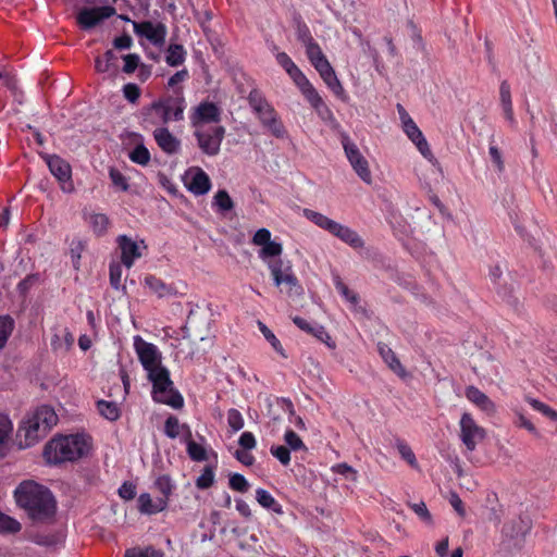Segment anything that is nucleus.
<instances>
[{"instance_id":"obj_32","label":"nucleus","mask_w":557,"mask_h":557,"mask_svg":"<svg viewBox=\"0 0 557 557\" xmlns=\"http://www.w3.org/2000/svg\"><path fill=\"white\" fill-rule=\"evenodd\" d=\"M500 103L505 112L506 119L513 122V111L511 103L510 86L507 81H503L499 87Z\"/></svg>"},{"instance_id":"obj_14","label":"nucleus","mask_w":557,"mask_h":557,"mask_svg":"<svg viewBox=\"0 0 557 557\" xmlns=\"http://www.w3.org/2000/svg\"><path fill=\"white\" fill-rule=\"evenodd\" d=\"M133 27L138 36L147 38L154 46H162L165 41L166 27L162 23L154 25L150 21L133 22Z\"/></svg>"},{"instance_id":"obj_30","label":"nucleus","mask_w":557,"mask_h":557,"mask_svg":"<svg viewBox=\"0 0 557 557\" xmlns=\"http://www.w3.org/2000/svg\"><path fill=\"white\" fill-rule=\"evenodd\" d=\"M186 450H187L189 458L194 461H205L208 459L206 448L193 440L190 429H187Z\"/></svg>"},{"instance_id":"obj_51","label":"nucleus","mask_w":557,"mask_h":557,"mask_svg":"<svg viewBox=\"0 0 557 557\" xmlns=\"http://www.w3.org/2000/svg\"><path fill=\"white\" fill-rule=\"evenodd\" d=\"M227 424L233 432H237L244 428V418L237 409L232 408L227 411Z\"/></svg>"},{"instance_id":"obj_48","label":"nucleus","mask_w":557,"mask_h":557,"mask_svg":"<svg viewBox=\"0 0 557 557\" xmlns=\"http://www.w3.org/2000/svg\"><path fill=\"white\" fill-rule=\"evenodd\" d=\"M182 424L175 416H170L164 423V433L170 438H176L181 433Z\"/></svg>"},{"instance_id":"obj_28","label":"nucleus","mask_w":557,"mask_h":557,"mask_svg":"<svg viewBox=\"0 0 557 557\" xmlns=\"http://www.w3.org/2000/svg\"><path fill=\"white\" fill-rule=\"evenodd\" d=\"M530 529L531 527L529 521L518 518L512 520L510 523H506L503 528V532L510 537H524Z\"/></svg>"},{"instance_id":"obj_34","label":"nucleus","mask_w":557,"mask_h":557,"mask_svg":"<svg viewBox=\"0 0 557 557\" xmlns=\"http://www.w3.org/2000/svg\"><path fill=\"white\" fill-rule=\"evenodd\" d=\"M257 502L265 509H270L276 513H282V506L275 500V498L265 490L258 488L256 491Z\"/></svg>"},{"instance_id":"obj_12","label":"nucleus","mask_w":557,"mask_h":557,"mask_svg":"<svg viewBox=\"0 0 557 557\" xmlns=\"http://www.w3.org/2000/svg\"><path fill=\"white\" fill-rule=\"evenodd\" d=\"M40 157L46 161L51 174L62 184V189L72 191V168L70 163L58 154L40 153Z\"/></svg>"},{"instance_id":"obj_2","label":"nucleus","mask_w":557,"mask_h":557,"mask_svg":"<svg viewBox=\"0 0 557 557\" xmlns=\"http://www.w3.org/2000/svg\"><path fill=\"white\" fill-rule=\"evenodd\" d=\"M283 251L281 243L270 240L259 250V258L267 262L274 285L281 287V292H285L288 296H300L304 293L302 286L294 274L293 267L289 261H283L280 257Z\"/></svg>"},{"instance_id":"obj_11","label":"nucleus","mask_w":557,"mask_h":557,"mask_svg":"<svg viewBox=\"0 0 557 557\" xmlns=\"http://www.w3.org/2000/svg\"><path fill=\"white\" fill-rule=\"evenodd\" d=\"M115 13L116 10L112 5L83 8L77 13L76 21L82 29L89 30Z\"/></svg>"},{"instance_id":"obj_44","label":"nucleus","mask_w":557,"mask_h":557,"mask_svg":"<svg viewBox=\"0 0 557 557\" xmlns=\"http://www.w3.org/2000/svg\"><path fill=\"white\" fill-rule=\"evenodd\" d=\"M284 441L287 445L286 447L289 448V450H307V447L302 440L293 430H287L285 432Z\"/></svg>"},{"instance_id":"obj_62","label":"nucleus","mask_w":557,"mask_h":557,"mask_svg":"<svg viewBox=\"0 0 557 557\" xmlns=\"http://www.w3.org/2000/svg\"><path fill=\"white\" fill-rule=\"evenodd\" d=\"M516 416H517L516 423L518 426L524 428L530 433L539 436V432H537L536 428L534 426V424L522 412L517 411Z\"/></svg>"},{"instance_id":"obj_49","label":"nucleus","mask_w":557,"mask_h":557,"mask_svg":"<svg viewBox=\"0 0 557 557\" xmlns=\"http://www.w3.org/2000/svg\"><path fill=\"white\" fill-rule=\"evenodd\" d=\"M228 485L232 490L239 493H246L250 486L246 478L239 473H233L230 476Z\"/></svg>"},{"instance_id":"obj_16","label":"nucleus","mask_w":557,"mask_h":557,"mask_svg":"<svg viewBox=\"0 0 557 557\" xmlns=\"http://www.w3.org/2000/svg\"><path fill=\"white\" fill-rule=\"evenodd\" d=\"M257 115L261 125L267 128L268 132H270L274 137L284 138L286 136V128L272 106L265 108V110L258 113Z\"/></svg>"},{"instance_id":"obj_57","label":"nucleus","mask_w":557,"mask_h":557,"mask_svg":"<svg viewBox=\"0 0 557 557\" xmlns=\"http://www.w3.org/2000/svg\"><path fill=\"white\" fill-rule=\"evenodd\" d=\"M140 88L134 83H127L123 86V95L131 103H136L140 97Z\"/></svg>"},{"instance_id":"obj_15","label":"nucleus","mask_w":557,"mask_h":557,"mask_svg":"<svg viewBox=\"0 0 557 557\" xmlns=\"http://www.w3.org/2000/svg\"><path fill=\"white\" fill-rule=\"evenodd\" d=\"M403 128L410 140L416 145L420 153L429 161L436 162L430 146L412 119H408L407 122L403 123Z\"/></svg>"},{"instance_id":"obj_35","label":"nucleus","mask_w":557,"mask_h":557,"mask_svg":"<svg viewBox=\"0 0 557 557\" xmlns=\"http://www.w3.org/2000/svg\"><path fill=\"white\" fill-rule=\"evenodd\" d=\"M97 409L109 421H116L121 416V410L114 401L99 400L97 401Z\"/></svg>"},{"instance_id":"obj_64","label":"nucleus","mask_w":557,"mask_h":557,"mask_svg":"<svg viewBox=\"0 0 557 557\" xmlns=\"http://www.w3.org/2000/svg\"><path fill=\"white\" fill-rule=\"evenodd\" d=\"M238 444L246 450H251L256 447L257 442L251 432H244L239 436Z\"/></svg>"},{"instance_id":"obj_52","label":"nucleus","mask_w":557,"mask_h":557,"mask_svg":"<svg viewBox=\"0 0 557 557\" xmlns=\"http://www.w3.org/2000/svg\"><path fill=\"white\" fill-rule=\"evenodd\" d=\"M309 334L313 335L315 338L324 343L330 348H335V343L332 341L330 334L326 332L324 326L322 325H312L311 332Z\"/></svg>"},{"instance_id":"obj_19","label":"nucleus","mask_w":557,"mask_h":557,"mask_svg":"<svg viewBox=\"0 0 557 557\" xmlns=\"http://www.w3.org/2000/svg\"><path fill=\"white\" fill-rule=\"evenodd\" d=\"M331 234L339 238L342 242L349 245L354 249L362 248L364 246L363 239L359 236V234L356 231L341 223H335V226L334 228H332Z\"/></svg>"},{"instance_id":"obj_38","label":"nucleus","mask_w":557,"mask_h":557,"mask_svg":"<svg viewBox=\"0 0 557 557\" xmlns=\"http://www.w3.org/2000/svg\"><path fill=\"white\" fill-rule=\"evenodd\" d=\"M334 284L338 293L354 307H356L359 304V296L348 288V286L342 281L339 275L334 276Z\"/></svg>"},{"instance_id":"obj_18","label":"nucleus","mask_w":557,"mask_h":557,"mask_svg":"<svg viewBox=\"0 0 557 557\" xmlns=\"http://www.w3.org/2000/svg\"><path fill=\"white\" fill-rule=\"evenodd\" d=\"M153 138L159 148L168 153L175 154L180 151L181 141L166 127H158L153 131Z\"/></svg>"},{"instance_id":"obj_6","label":"nucleus","mask_w":557,"mask_h":557,"mask_svg":"<svg viewBox=\"0 0 557 557\" xmlns=\"http://www.w3.org/2000/svg\"><path fill=\"white\" fill-rule=\"evenodd\" d=\"M147 376L152 383V399L154 401L165 404L174 409L183 407V396L174 388L170 371L165 367L149 373Z\"/></svg>"},{"instance_id":"obj_42","label":"nucleus","mask_w":557,"mask_h":557,"mask_svg":"<svg viewBox=\"0 0 557 557\" xmlns=\"http://www.w3.org/2000/svg\"><path fill=\"white\" fill-rule=\"evenodd\" d=\"M129 159L137 164L147 165L150 161V152L144 145H137L131 152Z\"/></svg>"},{"instance_id":"obj_40","label":"nucleus","mask_w":557,"mask_h":557,"mask_svg":"<svg viewBox=\"0 0 557 557\" xmlns=\"http://www.w3.org/2000/svg\"><path fill=\"white\" fill-rule=\"evenodd\" d=\"M259 330L263 334L264 338L271 344L273 349L283 357H286L283 346L273 332L261 321L258 322Z\"/></svg>"},{"instance_id":"obj_17","label":"nucleus","mask_w":557,"mask_h":557,"mask_svg":"<svg viewBox=\"0 0 557 557\" xmlns=\"http://www.w3.org/2000/svg\"><path fill=\"white\" fill-rule=\"evenodd\" d=\"M119 248L121 249V261L126 268H132L134 261L141 257L139 245L127 235H120L116 238Z\"/></svg>"},{"instance_id":"obj_21","label":"nucleus","mask_w":557,"mask_h":557,"mask_svg":"<svg viewBox=\"0 0 557 557\" xmlns=\"http://www.w3.org/2000/svg\"><path fill=\"white\" fill-rule=\"evenodd\" d=\"M466 397L468 400L473 403L475 406H478L481 410L484 412L491 414L495 412V405L494 403L488 398L486 394L481 392L478 387L471 385L466 388Z\"/></svg>"},{"instance_id":"obj_20","label":"nucleus","mask_w":557,"mask_h":557,"mask_svg":"<svg viewBox=\"0 0 557 557\" xmlns=\"http://www.w3.org/2000/svg\"><path fill=\"white\" fill-rule=\"evenodd\" d=\"M190 193L196 196L206 195L211 188L209 175L200 168H195V173L187 185Z\"/></svg>"},{"instance_id":"obj_60","label":"nucleus","mask_w":557,"mask_h":557,"mask_svg":"<svg viewBox=\"0 0 557 557\" xmlns=\"http://www.w3.org/2000/svg\"><path fill=\"white\" fill-rule=\"evenodd\" d=\"M301 92L312 107L317 106L323 100L317 89L310 83L306 85L304 89H301Z\"/></svg>"},{"instance_id":"obj_41","label":"nucleus","mask_w":557,"mask_h":557,"mask_svg":"<svg viewBox=\"0 0 557 557\" xmlns=\"http://www.w3.org/2000/svg\"><path fill=\"white\" fill-rule=\"evenodd\" d=\"M214 483V469L211 466H206L202 473L196 480V486L199 490H207Z\"/></svg>"},{"instance_id":"obj_13","label":"nucleus","mask_w":557,"mask_h":557,"mask_svg":"<svg viewBox=\"0 0 557 557\" xmlns=\"http://www.w3.org/2000/svg\"><path fill=\"white\" fill-rule=\"evenodd\" d=\"M221 121V109L213 102L202 101L190 115V123L194 127H199L205 123H219Z\"/></svg>"},{"instance_id":"obj_61","label":"nucleus","mask_w":557,"mask_h":557,"mask_svg":"<svg viewBox=\"0 0 557 557\" xmlns=\"http://www.w3.org/2000/svg\"><path fill=\"white\" fill-rule=\"evenodd\" d=\"M271 240V232L268 228H259L253 237H252V244L256 246H263Z\"/></svg>"},{"instance_id":"obj_27","label":"nucleus","mask_w":557,"mask_h":557,"mask_svg":"<svg viewBox=\"0 0 557 557\" xmlns=\"http://www.w3.org/2000/svg\"><path fill=\"white\" fill-rule=\"evenodd\" d=\"M306 53L318 72L330 64L320 46L315 41L306 46Z\"/></svg>"},{"instance_id":"obj_3","label":"nucleus","mask_w":557,"mask_h":557,"mask_svg":"<svg viewBox=\"0 0 557 557\" xmlns=\"http://www.w3.org/2000/svg\"><path fill=\"white\" fill-rule=\"evenodd\" d=\"M185 108L186 100L182 88L175 89L173 94L164 95L141 109L143 123L148 126L182 121Z\"/></svg>"},{"instance_id":"obj_29","label":"nucleus","mask_w":557,"mask_h":557,"mask_svg":"<svg viewBox=\"0 0 557 557\" xmlns=\"http://www.w3.org/2000/svg\"><path fill=\"white\" fill-rule=\"evenodd\" d=\"M145 284L149 289L156 293L159 297L171 296L175 294V289L171 285H166L162 280L148 275L145 278Z\"/></svg>"},{"instance_id":"obj_31","label":"nucleus","mask_w":557,"mask_h":557,"mask_svg":"<svg viewBox=\"0 0 557 557\" xmlns=\"http://www.w3.org/2000/svg\"><path fill=\"white\" fill-rule=\"evenodd\" d=\"M498 294L516 312L522 313L524 311L523 301L516 295L515 286H503L498 289Z\"/></svg>"},{"instance_id":"obj_37","label":"nucleus","mask_w":557,"mask_h":557,"mask_svg":"<svg viewBox=\"0 0 557 557\" xmlns=\"http://www.w3.org/2000/svg\"><path fill=\"white\" fill-rule=\"evenodd\" d=\"M247 99L250 108L256 114L262 112L265 108L271 107L263 95L257 89H252Z\"/></svg>"},{"instance_id":"obj_8","label":"nucleus","mask_w":557,"mask_h":557,"mask_svg":"<svg viewBox=\"0 0 557 557\" xmlns=\"http://www.w3.org/2000/svg\"><path fill=\"white\" fill-rule=\"evenodd\" d=\"M224 126H214L207 129H197L194 132V136L197 139L199 149L209 157L219 154L221 150V144L225 136Z\"/></svg>"},{"instance_id":"obj_7","label":"nucleus","mask_w":557,"mask_h":557,"mask_svg":"<svg viewBox=\"0 0 557 557\" xmlns=\"http://www.w3.org/2000/svg\"><path fill=\"white\" fill-rule=\"evenodd\" d=\"M459 438L467 451L472 453L486 437V431L480 426L469 412H463L459 421Z\"/></svg>"},{"instance_id":"obj_23","label":"nucleus","mask_w":557,"mask_h":557,"mask_svg":"<svg viewBox=\"0 0 557 557\" xmlns=\"http://www.w3.org/2000/svg\"><path fill=\"white\" fill-rule=\"evenodd\" d=\"M377 348L381 357L387 363L391 370H393L397 375L401 377L407 375L405 368L389 346L379 343Z\"/></svg>"},{"instance_id":"obj_45","label":"nucleus","mask_w":557,"mask_h":557,"mask_svg":"<svg viewBox=\"0 0 557 557\" xmlns=\"http://www.w3.org/2000/svg\"><path fill=\"white\" fill-rule=\"evenodd\" d=\"M21 530V523L0 511V533H17Z\"/></svg>"},{"instance_id":"obj_46","label":"nucleus","mask_w":557,"mask_h":557,"mask_svg":"<svg viewBox=\"0 0 557 557\" xmlns=\"http://www.w3.org/2000/svg\"><path fill=\"white\" fill-rule=\"evenodd\" d=\"M156 488L162 494L161 498H165V500H169V496L172 493L173 484L172 480L169 475H161L154 481Z\"/></svg>"},{"instance_id":"obj_55","label":"nucleus","mask_w":557,"mask_h":557,"mask_svg":"<svg viewBox=\"0 0 557 557\" xmlns=\"http://www.w3.org/2000/svg\"><path fill=\"white\" fill-rule=\"evenodd\" d=\"M109 175L114 186L119 187L123 191L128 190L129 185L127 183V178L119 170L111 168Z\"/></svg>"},{"instance_id":"obj_22","label":"nucleus","mask_w":557,"mask_h":557,"mask_svg":"<svg viewBox=\"0 0 557 557\" xmlns=\"http://www.w3.org/2000/svg\"><path fill=\"white\" fill-rule=\"evenodd\" d=\"M137 502L139 511L145 515H156L168 507L165 498H157L156 500H152L148 493L140 494Z\"/></svg>"},{"instance_id":"obj_54","label":"nucleus","mask_w":557,"mask_h":557,"mask_svg":"<svg viewBox=\"0 0 557 557\" xmlns=\"http://www.w3.org/2000/svg\"><path fill=\"white\" fill-rule=\"evenodd\" d=\"M13 321L9 317H0V349L7 343V339L12 331Z\"/></svg>"},{"instance_id":"obj_56","label":"nucleus","mask_w":557,"mask_h":557,"mask_svg":"<svg viewBox=\"0 0 557 557\" xmlns=\"http://www.w3.org/2000/svg\"><path fill=\"white\" fill-rule=\"evenodd\" d=\"M296 35H297L298 40L301 41L305 47L314 42V39L311 36V33H310L308 26L305 23H301L299 21L297 22Z\"/></svg>"},{"instance_id":"obj_50","label":"nucleus","mask_w":557,"mask_h":557,"mask_svg":"<svg viewBox=\"0 0 557 557\" xmlns=\"http://www.w3.org/2000/svg\"><path fill=\"white\" fill-rule=\"evenodd\" d=\"M409 507L413 510V512L426 524H432V515L430 513L424 502L420 503H410Z\"/></svg>"},{"instance_id":"obj_33","label":"nucleus","mask_w":557,"mask_h":557,"mask_svg":"<svg viewBox=\"0 0 557 557\" xmlns=\"http://www.w3.org/2000/svg\"><path fill=\"white\" fill-rule=\"evenodd\" d=\"M304 214L308 220L313 222L317 226L321 227L322 230L327 231L329 233H331L332 228H334L335 223H336V221L327 218L326 215H324L320 212L310 210V209H305Z\"/></svg>"},{"instance_id":"obj_39","label":"nucleus","mask_w":557,"mask_h":557,"mask_svg":"<svg viewBox=\"0 0 557 557\" xmlns=\"http://www.w3.org/2000/svg\"><path fill=\"white\" fill-rule=\"evenodd\" d=\"M525 401L528 404H530V406H532V408L534 410L541 412L542 414H544L545 417H547L548 419H550L553 421H557V411L554 410L548 405H546L531 396H525Z\"/></svg>"},{"instance_id":"obj_5","label":"nucleus","mask_w":557,"mask_h":557,"mask_svg":"<svg viewBox=\"0 0 557 557\" xmlns=\"http://www.w3.org/2000/svg\"><path fill=\"white\" fill-rule=\"evenodd\" d=\"M57 422L58 416L51 407H38L33 413L23 420L18 428L17 436L20 438L24 437V443L21 441V446H33L40 438L45 437Z\"/></svg>"},{"instance_id":"obj_9","label":"nucleus","mask_w":557,"mask_h":557,"mask_svg":"<svg viewBox=\"0 0 557 557\" xmlns=\"http://www.w3.org/2000/svg\"><path fill=\"white\" fill-rule=\"evenodd\" d=\"M342 145L345 151V154L357 173V175L367 184L372 182L371 171L369 169V163L367 159L361 154L359 148L352 143L348 135H342Z\"/></svg>"},{"instance_id":"obj_59","label":"nucleus","mask_w":557,"mask_h":557,"mask_svg":"<svg viewBox=\"0 0 557 557\" xmlns=\"http://www.w3.org/2000/svg\"><path fill=\"white\" fill-rule=\"evenodd\" d=\"M123 60H124V66H123L122 71L125 74H132L138 67L140 58L136 53H129V54L123 55Z\"/></svg>"},{"instance_id":"obj_1","label":"nucleus","mask_w":557,"mask_h":557,"mask_svg":"<svg viewBox=\"0 0 557 557\" xmlns=\"http://www.w3.org/2000/svg\"><path fill=\"white\" fill-rule=\"evenodd\" d=\"M14 498L29 519L45 522L57 512V500L51 491L34 481H23L14 491Z\"/></svg>"},{"instance_id":"obj_36","label":"nucleus","mask_w":557,"mask_h":557,"mask_svg":"<svg viewBox=\"0 0 557 557\" xmlns=\"http://www.w3.org/2000/svg\"><path fill=\"white\" fill-rule=\"evenodd\" d=\"M186 51L182 45L171 44L166 50L165 61L170 66H178L185 61Z\"/></svg>"},{"instance_id":"obj_25","label":"nucleus","mask_w":557,"mask_h":557,"mask_svg":"<svg viewBox=\"0 0 557 557\" xmlns=\"http://www.w3.org/2000/svg\"><path fill=\"white\" fill-rule=\"evenodd\" d=\"M320 76L324 81V83L327 85V87L341 99L345 98V90L338 81L335 71L329 64L324 69L319 71Z\"/></svg>"},{"instance_id":"obj_43","label":"nucleus","mask_w":557,"mask_h":557,"mask_svg":"<svg viewBox=\"0 0 557 557\" xmlns=\"http://www.w3.org/2000/svg\"><path fill=\"white\" fill-rule=\"evenodd\" d=\"M213 205H215L221 212H227L234 208V202L225 189H221L215 194Z\"/></svg>"},{"instance_id":"obj_26","label":"nucleus","mask_w":557,"mask_h":557,"mask_svg":"<svg viewBox=\"0 0 557 557\" xmlns=\"http://www.w3.org/2000/svg\"><path fill=\"white\" fill-rule=\"evenodd\" d=\"M117 57L113 50L109 49L104 52L103 57L95 59V70L97 73H115Z\"/></svg>"},{"instance_id":"obj_58","label":"nucleus","mask_w":557,"mask_h":557,"mask_svg":"<svg viewBox=\"0 0 557 557\" xmlns=\"http://www.w3.org/2000/svg\"><path fill=\"white\" fill-rule=\"evenodd\" d=\"M110 284L114 289H120L122 278V267L120 263L112 262L109 268Z\"/></svg>"},{"instance_id":"obj_24","label":"nucleus","mask_w":557,"mask_h":557,"mask_svg":"<svg viewBox=\"0 0 557 557\" xmlns=\"http://www.w3.org/2000/svg\"><path fill=\"white\" fill-rule=\"evenodd\" d=\"M84 219L97 236L104 235L110 225V220L104 213L85 212Z\"/></svg>"},{"instance_id":"obj_4","label":"nucleus","mask_w":557,"mask_h":557,"mask_svg":"<svg viewBox=\"0 0 557 557\" xmlns=\"http://www.w3.org/2000/svg\"><path fill=\"white\" fill-rule=\"evenodd\" d=\"M90 444L85 435L73 434L58 436L49 441L44 456L49 463L58 465L77 460L88 454Z\"/></svg>"},{"instance_id":"obj_47","label":"nucleus","mask_w":557,"mask_h":557,"mask_svg":"<svg viewBox=\"0 0 557 557\" xmlns=\"http://www.w3.org/2000/svg\"><path fill=\"white\" fill-rule=\"evenodd\" d=\"M12 431V423L5 414H0V456L3 455L4 444Z\"/></svg>"},{"instance_id":"obj_53","label":"nucleus","mask_w":557,"mask_h":557,"mask_svg":"<svg viewBox=\"0 0 557 557\" xmlns=\"http://www.w3.org/2000/svg\"><path fill=\"white\" fill-rule=\"evenodd\" d=\"M270 451L283 466H287L290 462V450L286 446L273 445Z\"/></svg>"},{"instance_id":"obj_10","label":"nucleus","mask_w":557,"mask_h":557,"mask_svg":"<svg viewBox=\"0 0 557 557\" xmlns=\"http://www.w3.org/2000/svg\"><path fill=\"white\" fill-rule=\"evenodd\" d=\"M134 347L143 368L147 371V374L164 368L161 364V352L156 345L144 341L140 336H135Z\"/></svg>"},{"instance_id":"obj_63","label":"nucleus","mask_w":557,"mask_h":557,"mask_svg":"<svg viewBox=\"0 0 557 557\" xmlns=\"http://www.w3.org/2000/svg\"><path fill=\"white\" fill-rule=\"evenodd\" d=\"M119 495L125 500H131L136 495V486L131 482H124L119 488Z\"/></svg>"}]
</instances>
